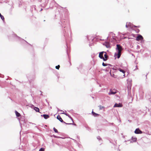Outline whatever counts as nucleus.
<instances>
[{
	"label": "nucleus",
	"instance_id": "1",
	"mask_svg": "<svg viewBox=\"0 0 151 151\" xmlns=\"http://www.w3.org/2000/svg\"><path fill=\"white\" fill-rule=\"evenodd\" d=\"M116 50H118V53H115L114 54V56L116 58L117 57L118 58H119L121 55V53L122 50H123L122 47L120 46V45L117 44L116 45Z\"/></svg>",
	"mask_w": 151,
	"mask_h": 151
},
{
	"label": "nucleus",
	"instance_id": "2",
	"mask_svg": "<svg viewBox=\"0 0 151 151\" xmlns=\"http://www.w3.org/2000/svg\"><path fill=\"white\" fill-rule=\"evenodd\" d=\"M143 39L142 36L140 35H138L136 38V40L137 41L142 40Z\"/></svg>",
	"mask_w": 151,
	"mask_h": 151
},
{
	"label": "nucleus",
	"instance_id": "3",
	"mask_svg": "<svg viewBox=\"0 0 151 151\" xmlns=\"http://www.w3.org/2000/svg\"><path fill=\"white\" fill-rule=\"evenodd\" d=\"M104 53H105V52L104 51H102L101 52L99 53V57L101 59H102L103 60V59H104V57H103V54Z\"/></svg>",
	"mask_w": 151,
	"mask_h": 151
},
{
	"label": "nucleus",
	"instance_id": "4",
	"mask_svg": "<svg viewBox=\"0 0 151 151\" xmlns=\"http://www.w3.org/2000/svg\"><path fill=\"white\" fill-rule=\"evenodd\" d=\"M103 45L105 46L107 48H110L111 47L110 44L109 42H106L104 43Z\"/></svg>",
	"mask_w": 151,
	"mask_h": 151
},
{
	"label": "nucleus",
	"instance_id": "5",
	"mask_svg": "<svg viewBox=\"0 0 151 151\" xmlns=\"http://www.w3.org/2000/svg\"><path fill=\"white\" fill-rule=\"evenodd\" d=\"M134 133L136 134H142V132L139 128L136 129L134 131Z\"/></svg>",
	"mask_w": 151,
	"mask_h": 151
},
{
	"label": "nucleus",
	"instance_id": "6",
	"mask_svg": "<svg viewBox=\"0 0 151 151\" xmlns=\"http://www.w3.org/2000/svg\"><path fill=\"white\" fill-rule=\"evenodd\" d=\"M122 104L119 103V104H115L114 106V107H122Z\"/></svg>",
	"mask_w": 151,
	"mask_h": 151
},
{
	"label": "nucleus",
	"instance_id": "7",
	"mask_svg": "<svg viewBox=\"0 0 151 151\" xmlns=\"http://www.w3.org/2000/svg\"><path fill=\"white\" fill-rule=\"evenodd\" d=\"M105 53L104 54V59H103V60L104 61H106L108 59V57L106 52H105V53Z\"/></svg>",
	"mask_w": 151,
	"mask_h": 151
},
{
	"label": "nucleus",
	"instance_id": "8",
	"mask_svg": "<svg viewBox=\"0 0 151 151\" xmlns=\"http://www.w3.org/2000/svg\"><path fill=\"white\" fill-rule=\"evenodd\" d=\"M57 119L61 122H63L64 123H65L63 121L62 118H61V116L60 115H58L57 116Z\"/></svg>",
	"mask_w": 151,
	"mask_h": 151
},
{
	"label": "nucleus",
	"instance_id": "9",
	"mask_svg": "<svg viewBox=\"0 0 151 151\" xmlns=\"http://www.w3.org/2000/svg\"><path fill=\"white\" fill-rule=\"evenodd\" d=\"M42 116L44 117V118L46 119L50 117L49 115L46 114H43L42 115Z\"/></svg>",
	"mask_w": 151,
	"mask_h": 151
},
{
	"label": "nucleus",
	"instance_id": "10",
	"mask_svg": "<svg viewBox=\"0 0 151 151\" xmlns=\"http://www.w3.org/2000/svg\"><path fill=\"white\" fill-rule=\"evenodd\" d=\"M34 109L36 112H40V111H40L38 107H35L34 108Z\"/></svg>",
	"mask_w": 151,
	"mask_h": 151
},
{
	"label": "nucleus",
	"instance_id": "11",
	"mask_svg": "<svg viewBox=\"0 0 151 151\" xmlns=\"http://www.w3.org/2000/svg\"><path fill=\"white\" fill-rule=\"evenodd\" d=\"M92 113L93 114V115L95 116H99V114H97V113H95L94 112H93V111H92Z\"/></svg>",
	"mask_w": 151,
	"mask_h": 151
},
{
	"label": "nucleus",
	"instance_id": "12",
	"mask_svg": "<svg viewBox=\"0 0 151 151\" xmlns=\"http://www.w3.org/2000/svg\"><path fill=\"white\" fill-rule=\"evenodd\" d=\"M130 24H131L130 23H127L126 24V27L127 28H128L129 27H131Z\"/></svg>",
	"mask_w": 151,
	"mask_h": 151
},
{
	"label": "nucleus",
	"instance_id": "13",
	"mask_svg": "<svg viewBox=\"0 0 151 151\" xmlns=\"http://www.w3.org/2000/svg\"><path fill=\"white\" fill-rule=\"evenodd\" d=\"M15 112L16 115L17 116L19 117L20 116V114L19 113H18L17 111H15Z\"/></svg>",
	"mask_w": 151,
	"mask_h": 151
},
{
	"label": "nucleus",
	"instance_id": "14",
	"mask_svg": "<svg viewBox=\"0 0 151 151\" xmlns=\"http://www.w3.org/2000/svg\"><path fill=\"white\" fill-rule=\"evenodd\" d=\"M116 93V91L113 92V91H111L108 94L109 95H110L111 94H114Z\"/></svg>",
	"mask_w": 151,
	"mask_h": 151
},
{
	"label": "nucleus",
	"instance_id": "15",
	"mask_svg": "<svg viewBox=\"0 0 151 151\" xmlns=\"http://www.w3.org/2000/svg\"><path fill=\"white\" fill-rule=\"evenodd\" d=\"M118 70L120 71V72H122V73H123L124 74V73H125V71L123 70H122L121 69V68H119L118 69Z\"/></svg>",
	"mask_w": 151,
	"mask_h": 151
},
{
	"label": "nucleus",
	"instance_id": "16",
	"mask_svg": "<svg viewBox=\"0 0 151 151\" xmlns=\"http://www.w3.org/2000/svg\"><path fill=\"white\" fill-rule=\"evenodd\" d=\"M133 69L134 70H135L138 69L137 65H136L134 67H133Z\"/></svg>",
	"mask_w": 151,
	"mask_h": 151
},
{
	"label": "nucleus",
	"instance_id": "17",
	"mask_svg": "<svg viewBox=\"0 0 151 151\" xmlns=\"http://www.w3.org/2000/svg\"><path fill=\"white\" fill-rule=\"evenodd\" d=\"M53 130L54 131L56 132V133H58V130L55 127H54L53 128Z\"/></svg>",
	"mask_w": 151,
	"mask_h": 151
},
{
	"label": "nucleus",
	"instance_id": "18",
	"mask_svg": "<svg viewBox=\"0 0 151 151\" xmlns=\"http://www.w3.org/2000/svg\"><path fill=\"white\" fill-rule=\"evenodd\" d=\"M0 17L2 20H3L4 19V17L2 15H1V14L0 13Z\"/></svg>",
	"mask_w": 151,
	"mask_h": 151
},
{
	"label": "nucleus",
	"instance_id": "19",
	"mask_svg": "<svg viewBox=\"0 0 151 151\" xmlns=\"http://www.w3.org/2000/svg\"><path fill=\"white\" fill-rule=\"evenodd\" d=\"M60 68V66L59 65H58L57 66H56L55 68L56 69H59V68Z\"/></svg>",
	"mask_w": 151,
	"mask_h": 151
},
{
	"label": "nucleus",
	"instance_id": "20",
	"mask_svg": "<svg viewBox=\"0 0 151 151\" xmlns=\"http://www.w3.org/2000/svg\"><path fill=\"white\" fill-rule=\"evenodd\" d=\"M100 109H102L104 108V107L103 106H102L101 105L99 106Z\"/></svg>",
	"mask_w": 151,
	"mask_h": 151
},
{
	"label": "nucleus",
	"instance_id": "21",
	"mask_svg": "<svg viewBox=\"0 0 151 151\" xmlns=\"http://www.w3.org/2000/svg\"><path fill=\"white\" fill-rule=\"evenodd\" d=\"M102 65L103 66H107L108 65V64H105V63H103Z\"/></svg>",
	"mask_w": 151,
	"mask_h": 151
},
{
	"label": "nucleus",
	"instance_id": "22",
	"mask_svg": "<svg viewBox=\"0 0 151 151\" xmlns=\"http://www.w3.org/2000/svg\"><path fill=\"white\" fill-rule=\"evenodd\" d=\"M39 151H44V149L42 148L39 150Z\"/></svg>",
	"mask_w": 151,
	"mask_h": 151
},
{
	"label": "nucleus",
	"instance_id": "23",
	"mask_svg": "<svg viewBox=\"0 0 151 151\" xmlns=\"http://www.w3.org/2000/svg\"><path fill=\"white\" fill-rule=\"evenodd\" d=\"M112 76L114 78H116V76H115V75L114 74H113V75Z\"/></svg>",
	"mask_w": 151,
	"mask_h": 151
},
{
	"label": "nucleus",
	"instance_id": "24",
	"mask_svg": "<svg viewBox=\"0 0 151 151\" xmlns=\"http://www.w3.org/2000/svg\"><path fill=\"white\" fill-rule=\"evenodd\" d=\"M136 31L138 33L139 32V29H138L136 30Z\"/></svg>",
	"mask_w": 151,
	"mask_h": 151
},
{
	"label": "nucleus",
	"instance_id": "25",
	"mask_svg": "<svg viewBox=\"0 0 151 151\" xmlns=\"http://www.w3.org/2000/svg\"><path fill=\"white\" fill-rule=\"evenodd\" d=\"M66 116H68L69 117V116L68 115V114H65Z\"/></svg>",
	"mask_w": 151,
	"mask_h": 151
},
{
	"label": "nucleus",
	"instance_id": "26",
	"mask_svg": "<svg viewBox=\"0 0 151 151\" xmlns=\"http://www.w3.org/2000/svg\"><path fill=\"white\" fill-rule=\"evenodd\" d=\"M67 124H71L72 123H66Z\"/></svg>",
	"mask_w": 151,
	"mask_h": 151
},
{
	"label": "nucleus",
	"instance_id": "27",
	"mask_svg": "<svg viewBox=\"0 0 151 151\" xmlns=\"http://www.w3.org/2000/svg\"><path fill=\"white\" fill-rule=\"evenodd\" d=\"M70 118L71 119H72V118L70 117Z\"/></svg>",
	"mask_w": 151,
	"mask_h": 151
},
{
	"label": "nucleus",
	"instance_id": "28",
	"mask_svg": "<svg viewBox=\"0 0 151 151\" xmlns=\"http://www.w3.org/2000/svg\"><path fill=\"white\" fill-rule=\"evenodd\" d=\"M72 123H73V121H72Z\"/></svg>",
	"mask_w": 151,
	"mask_h": 151
}]
</instances>
